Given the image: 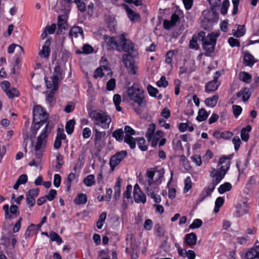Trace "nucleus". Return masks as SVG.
Here are the masks:
<instances>
[{
    "label": "nucleus",
    "mask_w": 259,
    "mask_h": 259,
    "mask_svg": "<svg viewBox=\"0 0 259 259\" xmlns=\"http://www.w3.org/2000/svg\"><path fill=\"white\" fill-rule=\"evenodd\" d=\"M128 97H144V91L142 87L138 84H134L127 91Z\"/></svg>",
    "instance_id": "ddd939ff"
},
{
    "label": "nucleus",
    "mask_w": 259,
    "mask_h": 259,
    "mask_svg": "<svg viewBox=\"0 0 259 259\" xmlns=\"http://www.w3.org/2000/svg\"><path fill=\"white\" fill-rule=\"evenodd\" d=\"M217 36L212 33L207 35L205 41L202 44L203 49L206 52L205 55L208 56L209 54L214 51V47L216 44Z\"/></svg>",
    "instance_id": "423d86ee"
},
{
    "label": "nucleus",
    "mask_w": 259,
    "mask_h": 259,
    "mask_svg": "<svg viewBox=\"0 0 259 259\" xmlns=\"http://www.w3.org/2000/svg\"><path fill=\"white\" fill-rule=\"evenodd\" d=\"M232 110L234 116L237 118L241 113L242 109L241 106L234 105L232 106Z\"/></svg>",
    "instance_id": "5fc2aeb1"
},
{
    "label": "nucleus",
    "mask_w": 259,
    "mask_h": 259,
    "mask_svg": "<svg viewBox=\"0 0 259 259\" xmlns=\"http://www.w3.org/2000/svg\"><path fill=\"white\" fill-rule=\"evenodd\" d=\"M115 79L111 78L110 79L107 83L106 84V89L108 91H112L113 90L115 87Z\"/></svg>",
    "instance_id": "052dcab7"
},
{
    "label": "nucleus",
    "mask_w": 259,
    "mask_h": 259,
    "mask_svg": "<svg viewBox=\"0 0 259 259\" xmlns=\"http://www.w3.org/2000/svg\"><path fill=\"white\" fill-rule=\"evenodd\" d=\"M87 201V196L85 194L81 193L78 195L74 200V203L76 204H84Z\"/></svg>",
    "instance_id": "c9c22d12"
},
{
    "label": "nucleus",
    "mask_w": 259,
    "mask_h": 259,
    "mask_svg": "<svg viewBox=\"0 0 259 259\" xmlns=\"http://www.w3.org/2000/svg\"><path fill=\"white\" fill-rule=\"evenodd\" d=\"M168 81L166 80V77L164 76L161 77L159 80H158L156 84L158 87L165 88L168 85Z\"/></svg>",
    "instance_id": "6e6d98bb"
},
{
    "label": "nucleus",
    "mask_w": 259,
    "mask_h": 259,
    "mask_svg": "<svg viewBox=\"0 0 259 259\" xmlns=\"http://www.w3.org/2000/svg\"><path fill=\"white\" fill-rule=\"evenodd\" d=\"M220 165H221L220 169L224 171H226L227 173L230 166V161L229 158L227 156H223L220 158L218 163V166Z\"/></svg>",
    "instance_id": "4be33fe9"
},
{
    "label": "nucleus",
    "mask_w": 259,
    "mask_h": 259,
    "mask_svg": "<svg viewBox=\"0 0 259 259\" xmlns=\"http://www.w3.org/2000/svg\"><path fill=\"white\" fill-rule=\"evenodd\" d=\"M214 189L212 186L208 185L205 187L199 194V197L196 201L197 204L201 202L205 198L211 195Z\"/></svg>",
    "instance_id": "a211bd4d"
},
{
    "label": "nucleus",
    "mask_w": 259,
    "mask_h": 259,
    "mask_svg": "<svg viewBox=\"0 0 259 259\" xmlns=\"http://www.w3.org/2000/svg\"><path fill=\"white\" fill-rule=\"evenodd\" d=\"M33 122L45 123L48 118L49 114L40 105H36L33 110Z\"/></svg>",
    "instance_id": "39448f33"
},
{
    "label": "nucleus",
    "mask_w": 259,
    "mask_h": 259,
    "mask_svg": "<svg viewBox=\"0 0 259 259\" xmlns=\"http://www.w3.org/2000/svg\"><path fill=\"white\" fill-rule=\"evenodd\" d=\"M16 48L18 49V53L20 52V55L22 56L24 53V51L23 48L18 45L15 44H12L9 46L8 48V52L9 54L13 53L14 52V50Z\"/></svg>",
    "instance_id": "7c9ffc66"
},
{
    "label": "nucleus",
    "mask_w": 259,
    "mask_h": 259,
    "mask_svg": "<svg viewBox=\"0 0 259 259\" xmlns=\"http://www.w3.org/2000/svg\"><path fill=\"white\" fill-rule=\"evenodd\" d=\"M93 51L94 49L91 46L88 44H85L84 45V46L82 47V51L80 50H76V53L77 54H81L82 53L88 54L92 53L93 52Z\"/></svg>",
    "instance_id": "58836bf2"
},
{
    "label": "nucleus",
    "mask_w": 259,
    "mask_h": 259,
    "mask_svg": "<svg viewBox=\"0 0 259 259\" xmlns=\"http://www.w3.org/2000/svg\"><path fill=\"white\" fill-rule=\"evenodd\" d=\"M228 43L230 46L232 47H239L240 46L239 41L234 38V37H231L228 39Z\"/></svg>",
    "instance_id": "13d9d810"
},
{
    "label": "nucleus",
    "mask_w": 259,
    "mask_h": 259,
    "mask_svg": "<svg viewBox=\"0 0 259 259\" xmlns=\"http://www.w3.org/2000/svg\"><path fill=\"white\" fill-rule=\"evenodd\" d=\"M124 131L125 133L124 142L128 144L131 149H134L136 147V140L132 136L135 135V131L131 126L126 125L124 127Z\"/></svg>",
    "instance_id": "1a4fd4ad"
},
{
    "label": "nucleus",
    "mask_w": 259,
    "mask_h": 259,
    "mask_svg": "<svg viewBox=\"0 0 259 259\" xmlns=\"http://www.w3.org/2000/svg\"><path fill=\"white\" fill-rule=\"evenodd\" d=\"M155 131V125L154 123H151L149 125L148 131L146 133L145 137L147 138L148 141H150L152 138L154 134V132Z\"/></svg>",
    "instance_id": "c756f323"
},
{
    "label": "nucleus",
    "mask_w": 259,
    "mask_h": 259,
    "mask_svg": "<svg viewBox=\"0 0 259 259\" xmlns=\"http://www.w3.org/2000/svg\"><path fill=\"white\" fill-rule=\"evenodd\" d=\"M126 151H121L116 153L111 157L110 160V165L113 169L117 165H118L126 156Z\"/></svg>",
    "instance_id": "4468645a"
},
{
    "label": "nucleus",
    "mask_w": 259,
    "mask_h": 259,
    "mask_svg": "<svg viewBox=\"0 0 259 259\" xmlns=\"http://www.w3.org/2000/svg\"><path fill=\"white\" fill-rule=\"evenodd\" d=\"M232 142L234 145V149L236 151L240 148L241 141L238 136H235L232 139Z\"/></svg>",
    "instance_id": "4d7b16f0"
},
{
    "label": "nucleus",
    "mask_w": 259,
    "mask_h": 259,
    "mask_svg": "<svg viewBox=\"0 0 259 259\" xmlns=\"http://www.w3.org/2000/svg\"><path fill=\"white\" fill-rule=\"evenodd\" d=\"M174 55V53L172 51H168L166 54V58L165 62L166 64H169L172 61V58Z\"/></svg>",
    "instance_id": "774afa93"
},
{
    "label": "nucleus",
    "mask_w": 259,
    "mask_h": 259,
    "mask_svg": "<svg viewBox=\"0 0 259 259\" xmlns=\"http://www.w3.org/2000/svg\"><path fill=\"white\" fill-rule=\"evenodd\" d=\"M138 142V145L139 148L142 151H146L147 149V146L145 145V140L144 138H138L136 139Z\"/></svg>",
    "instance_id": "8fccbe9b"
},
{
    "label": "nucleus",
    "mask_w": 259,
    "mask_h": 259,
    "mask_svg": "<svg viewBox=\"0 0 259 259\" xmlns=\"http://www.w3.org/2000/svg\"><path fill=\"white\" fill-rule=\"evenodd\" d=\"M251 90L248 88H245L237 93V97H250Z\"/></svg>",
    "instance_id": "ea45409f"
},
{
    "label": "nucleus",
    "mask_w": 259,
    "mask_h": 259,
    "mask_svg": "<svg viewBox=\"0 0 259 259\" xmlns=\"http://www.w3.org/2000/svg\"><path fill=\"white\" fill-rule=\"evenodd\" d=\"M75 175L73 173H70L68 175L65 183L66 186L67 190L69 191L71 186L72 182L75 179Z\"/></svg>",
    "instance_id": "a18cd8bd"
},
{
    "label": "nucleus",
    "mask_w": 259,
    "mask_h": 259,
    "mask_svg": "<svg viewBox=\"0 0 259 259\" xmlns=\"http://www.w3.org/2000/svg\"><path fill=\"white\" fill-rule=\"evenodd\" d=\"M104 70H108V67L105 66H101L96 69L94 72V77L95 78L98 77H102L103 76L104 73H103Z\"/></svg>",
    "instance_id": "473e14b6"
},
{
    "label": "nucleus",
    "mask_w": 259,
    "mask_h": 259,
    "mask_svg": "<svg viewBox=\"0 0 259 259\" xmlns=\"http://www.w3.org/2000/svg\"><path fill=\"white\" fill-rule=\"evenodd\" d=\"M202 225V221L200 219H195L193 223L189 226V228L194 229L200 228Z\"/></svg>",
    "instance_id": "603ef678"
},
{
    "label": "nucleus",
    "mask_w": 259,
    "mask_h": 259,
    "mask_svg": "<svg viewBox=\"0 0 259 259\" xmlns=\"http://www.w3.org/2000/svg\"><path fill=\"white\" fill-rule=\"evenodd\" d=\"M244 64L246 66H252L255 63V61L254 57L249 53H245L244 56Z\"/></svg>",
    "instance_id": "c85d7f7f"
},
{
    "label": "nucleus",
    "mask_w": 259,
    "mask_h": 259,
    "mask_svg": "<svg viewBox=\"0 0 259 259\" xmlns=\"http://www.w3.org/2000/svg\"><path fill=\"white\" fill-rule=\"evenodd\" d=\"M63 78V72L61 67L57 65L54 67L53 75L51 77L52 83L46 80L47 88L51 89L48 97H52L54 93L58 89L60 80Z\"/></svg>",
    "instance_id": "20e7f679"
},
{
    "label": "nucleus",
    "mask_w": 259,
    "mask_h": 259,
    "mask_svg": "<svg viewBox=\"0 0 259 259\" xmlns=\"http://www.w3.org/2000/svg\"><path fill=\"white\" fill-rule=\"evenodd\" d=\"M239 79L242 81L249 83L250 82L252 78L251 74L245 71L240 72L238 74Z\"/></svg>",
    "instance_id": "cd10ccee"
},
{
    "label": "nucleus",
    "mask_w": 259,
    "mask_h": 259,
    "mask_svg": "<svg viewBox=\"0 0 259 259\" xmlns=\"http://www.w3.org/2000/svg\"><path fill=\"white\" fill-rule=\"evenodd\" d=\"M52 129V126L50 122H48L45 128L41 131L40 135L37 137L35 145L34 146V152L35 158L32 160L29 163L31 166H37V163H39L42 155V153L45 151L47 144V139L48 134L51 133Z\"/></svg>",
    "instance_id": "f03ea898"
},
{
    "label": "nucleus",
    "mask_w": 259,
    "mask_h": 259,
    "mask_svg": "<svg viewBox=\"0 0 259 259\" xmlns=\"http://www.w3.org/2000/svg\"><path fill=\"white\" fill-rule=\"evenodd\" d=\"M123 102L128 103L133 106L137 105L138 106L144 107L146 105L145 98H124Z\"/></svg>",
    "instance_id": "6ab92c4d"
},
{
    "label": "nucleus",
    "mask_w": 259,
    "mask_h": 259,
    "mask_svg": "<svg viewBox=\"0 0 259 259\" xmlns=\"http://www.w3.org/2000/svg\"><path fill=\"white\" fill-rule=\"evenodd\" d=\"M123 7L126 12L128 18L133 23L140 20V15L133 11L127 5H123Z\"/></svg>",
    "instance_id": "f3484780"
},
{
    "label": "nucleus",
    "mask_w": 259,
    "mask_h": 259,
    "mask_svg": "<svg viewBox=\"0 0 259 259\" xmlns=\"http://www.w3.org/2000/svg\"><path fill=\"white\" fill-rule=\"evenodd\" d=\"M197 236L194 233H190L186 234L185 237V242L189 246H192L196 244Z\"/></svg>",
    "instance_id": "5701e85b"
},
{
    "label": "nucleus",
    "mask_w": 259,
    "mask_h": 259,
    "mask_svg": "<svg viewBox=\"0 0 259 259\" xmlns=\"http://www.w3.org/2000/svg\"><path fill=\"white\" fill-rule=\"evenodd\" d=\"M106 218V213L105 212H102L99 216L98 221L96 223L97 227L99 229H101L105 222Z\"/></svg>",
    "instance_id": "c03bdc74"
},
{
    "label": "nucleus",
    "mask_w": 259,
    "mask_h": 259,
    "mask_svg": "<svg viewBox=\"0 0 259 259\" xmlns=\"http://www.w3.org/2000/svg\"><path fill=\"white\" fill-rule=\"evenodd\" d=\"M236 216L240 217L248 212V205L247 202L239 203L236 206Z\"/></svg>",
    "instance_id": "412c9836"
},
{
    "label": "nucleus",
    "mask_w": 259,
    "mask_h": 259,
    "mask_svg": "<svg viewBox=\"0 0 259 259\" xmlns=\"http://www.w3.org/2000/svg\"><path fill=\"white\" fill-rule=\"evenodd\" d=\"M198 40V37H196V34H194L190 41L189 48L195 50H198L199 49V45L197 42Z\"/></svg>",
    "instance_id": "a19ab883"
},
{
    "label": "nucleus",
    "mask_w": 259,
    "mask_h": 259,
    "mask_svg": "<svg viewBox=\"0 0 259 259\" xmlns=\"http://www.w3.org/2000/svg\"><path fill=\"white\" fill-rule=\"evenodd\" d=\"M51 41L50 39H47L45 43V45L42 47V50L39 51V55L41 58L48 59L50 56L51 50L50 46L51 45Z\"/></svg>",
    "instance_id": "aec40b11"
},
{
    "label": "nucleus",
    "mask_w": 259,
    "mask_h": 259,
    "mask_svg": "<svg viewBox=\"0 0 259 259\" xmlns=\"http://www.w3.org/2000/svg\"><path fill=\"white\" fill-rule=\"evenodd\" d=\"M255 252L256 251L253 247L249 249L245 253V258L254 259L255 258L258 257Z\"/></svg>",
    "instance_id": "37998d69"
},
{
    "label": "nucleus",
    "mask_w": 259,
    "mask_h": 259,
    "mask_svg": "<svg viewBox=\"0 0 259 259\" xmlns=\"http://www.w3.org/2000/svg\"><path fill=\"white\" fill-rule=\"evenodd\" d=\"M83 183L87 187H91L94 185L95 183V178L94 175L87 176L83 180Z\"/></svg>",
    "instance_id": "72a5a7b5"
},
{
    "label": "nucleus",
    "mask_w": 259,
    "mask_h": 259,
    "mask_svg": "<svg viewBox=\"0 0 259 259\" xmlns=\"http://www.w3.org/2000/svg\"><path fill=\"white\" fill-rule=\"evenodd\" d=\"M147 91L149 95L151 97H156V94L158 93V90L156 88H154L150 84L147 87Z\"/></svg>",
    "instance_id": "bf43d9fd"
},
{
    "label": "nucleus",
    "mask_w": 259,
    "mask_h": 259,
    "mask_svg": "<svg viewBox=\"0 0 259 259\" xmlns=\"http://www.w3.org/2000/svg\"><path fill=\"white\" fill-rule=\"evenodd\" d=\"M226 174V171L221 169L216 170L213 167L211 168L210 171V176L212 178V180L209 185L212 186V188L215 189V186L221 182Z\"/></svg>",
    "instance_id": "0eeeda50"
},
{
    "label": "nucleus",
    "mask_w": 259,
    "mask_h": 259,
    "mask_svg": "<svg viewBox=\"0 0 259 259\" xmlns=\"http://www.w3.org/2000/svg\"><path fill=\"white\" fill-rule=\"evenodd\" d=\"M193 161L195 163L197 166H200L202 163L201 156L199 155L195 154L191 157Z\"/></svg>",
    "instance_id": "e2e57ef3"
},
{
    "label": "nucleus",
    "mask_w": 259,
    "mask_h": 259,
    "mask_svg": "<svg viewBox=\"0 0 259 259\" xmlns=\"http://www.w3.org/2000/svg\"><path fill=\"white\" fill-rule=\"evenodd\" d=\"M125 34L120 35L122 49L128 54H124L122 56V61L128 72L132 74H136L138 67L134 63L133 58H136L139 55L137 46L130 40L126 39Z\"/></svg>",
    "instance_id": "f257e3e1"
},
{
    "label": "nucleus",
    "mask_w": 259,
    "mask_h": 259,
    "mask_svg": "<svg viewBox=\"0 0 259 259\" xmlns=\"http://www.w3.org/2000/svg\"><path fill=\"white\" fill-rule=\"evenodd\" d=\"M191 180L190 177H187L185 180L184 192H187L192 187Z\"/></svg>",
    "instance_id": "680f3d73"
},
{
    "label": "nucleus",
    "mask_w": 259,
    "mask_h": 259,
    "mask_svg": "<svg viewBox=\"0 0 259 259\" xmlns=\"http://www.w3.org/2000/svg\"><path fill=\"white\" fill-rule=\"evenodd\" d=\"M105 40L108 47V50H118L119 46L114 37H106Z\"/></svg>",
    "instance_id": "b1692460"
},
{
    "label": "nucleus",
    "mask_w": 259,
    "mask_h": 259,
    "mask_svg": "<svg viewBox=\"0 0 259 259\" xmlns=\"http://www.w3.org/2000/svg\"><path fill=\"white\" fill-rule=\"evenodd\" d=\"M79 35H83V30L79 26H74L70 28L69 36L71 38H77Z\"/></svg>",
    "instance_id": "393cba45"
},
{
    "label": "nucleus",
    "mask_w": 259,
    "mask_h": 259,
    "mask_svg": "<svg viewBox=\"0 0 259 259\" xmlns=\"http://www.w3.org/2000/svg\"><path fill=\"white\" fill-rule=\"evenodd\" d=\"M245 26L243 25H239L237 30H233V34L237 37H240L245 34Z\"/></svg>",
    "instance_id": "2f4dec72"
},
{
    "label": "nucleus",
    "mask_w": 259,
    "mask_h": 259,
    "mask_svg": "<svg viewBox=\"0 0 259 259\" xmlns=\"http://www.w3.org/2000/svg\"><path fill=\"white\" fill-rule=\"evenodd\" d=\"M74 107L75 104L74 103L69 102L65 107L64 111L67 113H70L74 110Z\"/></svg>",
    "instance_id": "69168bd1"
},
{
    "label": "nucleus",
    "mask_w": 259,
    "mask_h": 259,
    "mask_svg": "<svg viewBox=\"0 0 259 259\" xmlns=\"http://www.w3.org/2000/svg\"><path fill=\"white\" fill-rule=\"evenodd\" d=\"M144 188L148 196L152 195L153 193H157L159 191V184L151 181L150 180L146 178V181L144 183Z\"/></svg>",
    "instance_id": "f8f14e48"
},
{
    "label": "nucleus",
    "mask_w": 259,
    "mask_h": 259,
    "mask_svg": "<svg viewBox=\"0 0 259 259\" xmlns=\"http://www.w3.org/2000/svg\"><path fill=\"white\" fill-rule=\"evenodd\" d=\"M134 198L137 203H145L146 201V195L141 191L138 184H136L134 188Z\"/></svg>",
    "instance_id": "2eb2a0df"
},
{
    "label": "nucleus",
    "mask_w": 259,
    "mask_h": 259,
    "mask_svg": "<svg viewBox=\"0 0 259 259\" xmlns=\"http://www.w3.org/2000/svg\"><path fill=\"white\" fill-rule=\"evenodd\" d=\"M95 138L94 143L95 146L99 148L105 146L106 133L105 132H101L97 129L94 130Z\"/></svg>",
    "instance_id": "9d476101"
},
{
    "label": "nucleus",
    "mask_w": 259,
    "mask_h": 259,
    "mask_svg": "<svg viewBox=\"0 0 259 259\" xmlns=\"http://www.w3.org/2000/svg\"><path fill=\"white\" fill-rule=\"evenodd\" d=\"M61 181V176L59 174H55L54 179V185L56 187H59Z\"/></svg>",
    "instance_id": "338daca9"
},
{
    "label": "nucleus",
    "mask_w": 259,
    "mask_h": 259,
    "mask_svg": "<svg viewBox=\"0 0 259 259\" xmlns=\"http://www.w3.org/2000/svg\"><path fill=\"white\" fill-rule=\"evenodd\" d=\"M57 195V191L54 189H51L49 194L46 195L47 199L49 201L53 200L56 197Z\"/></svg>",
    "instance_id": "0e129e2a"
},
{
    "label": "nucleus",
    "mask_w": 259,
    "mask_h": 259,
    "mask_svg": "<svg viewBox=\"0 0 259 259\" xmlns=\"http://www.w3.org/2000/svg\"><path fill=\"white\" fill-rule=\"evenodd\" d=\"M43 123H40V122H33L31 125L30 128V132L31 134L30 135H28V134H25L24 131H23V137L24 139L27 140L29 138L31 139V140L35 137V136L37 134V130L39 129L40 126Z\"/></svg>",
    "instance_id": "dca6fc26"
},
{
    "label": "nucleus",
    "mask_w": 259,
    "mask_h": 259,
    "mask_svg": "<svg viewBox=\"0 0 259 259\" xmlns=\"http://www.w3.org/2000/svg\"><path fill=\"white\" fill-rule=\"evenodd\" d=\"M164 172V169L163 168L156 170H147L146 172V178L150 180L151 181L159 184L161 183V179L163 177Z\"/></svg>",
    "instance_id": "6e6552de"
},
{
    "label": "nucleus",
    "mask_w": 259,
    "mask_h": 259,
    "mask_svg": "<svg viewBox=\"0 0 259 259\" xmlns=\"http://www.w3.org/2000/svg\"><path fill=\"white\" fill-rule=\"evenodd\" d=\"M232 188V185L228 182L225 183L221 185L218 188V192L220 194H223L227 191H230Z\"/></svg>",
    "instance_id": "79ce46f5"
},
{
    "label": "nucleus",
    "mask_w": 259,
    "mask_h": 259,
    "mask_svg": "<svg viewBox=\"0 0 259 259\" xmlns=\"http://www.w3.org/2000/svg\"><path fill=\"white\" fill-rule=\"evenodd\" d=\"M58 26L60 30L68 28L67 17L65 15H61L58 17Z\"/></svg>",
    "instance_id": "a878e982"
},
{
    "label": "nucleus",
    "mask_w": 259,
    "mask_h": 259,
    "mask_svg": "<svg viewBox=\"0 0 259 259\" xmlns=\"http://www.w3.org/2000/svg\"><path fill=\"white\" fill-rule=\"evenodd\" d=\"M217 98H206L205 100V103L208 107H213L217 103Z\"/></svg>",
    "instance_id": "864d4df0"
},
{
    "label": "nucleus",
    "mask_w": 259,
    "mask_h": 259,
    "mask_svg": "<svg viewBox=\"0 0 259 259\" xmlns=\"http://www.w3.org/2000/svg\"><path fill=\"white\" fill-rule=\"evenodd\" d=\"M89 116L95 125L106 130L110 127L112 122L111 116L106 111L101 109H88Z\"/></svg>",
    "instance_id": "7ed1b4c3"
},
{
    "label": "nucleus",
    "mask_w": 259,
    "mask_h": 259,
    "mask_svg": "<svg viewBox=\"0 0 259 259\" xmlns=\"http://www.w3.org/2000/svg\"><path fill=\"white\" fill-rule=\"evenodd\" d=\"M123 131L121 128L116 130L112 133V137L118 141H121L123 140Z\"/></svg>",
    "instance_id": "4c0bfd02"
},
{
    "label": "nucleus",
    "mask_w": 259,
    "mask_h": 259,
    "mask_svg": "<svg viewBox=\"0 0 259 259\" xmlns=\"http://www.w3.org/2000/svg\"><path fill=\"white\" fill-rule=\"evenodd\" d=\"M251 130L250 125H248L245 127L243 128L241 131V139L245 142H247L249 138V133Z\"/></svg>",
    "instance_id": "bb28decb"
},
{
    "label": "nucleus",
    "mask_w": 259,
    "mask_h": 259,
    "mask_svg": "<svg viewBox=\"0 0 259 259\" xmlns=\"http://www.w3.org/2000/svg\"><path fill=\"white\" fill-rule=\"evenodd\" d=\"M73 2L76 4L78 10L81 12H84L86 10V5L81 0H74Z\"/></svg>",
    "instance_id": "de8ad7c7"
},
{
    "label": "nucleus",
    "mask_w": 259,
    "mask_h": 259,
    "mask_svg": "<svg viewBox=\"0 0 259 259\" xmlns=\"http://www.w3.org/2000/svg\"><path fill=\"white\" fill-rule=\"evenodd\" d=\"M6 94L9 97H17L19 96V91L14 88L6 90Z\"/></svg>",
    "instance_id": "09e8293b"
},
{
    "label": "nucleus",
    "mask_w": 259,
    "mask_h": 259,
    "mask_svg": "<svg viewBox=\"0 0 259 259\" xmlns=\"http://www.w3.org/2000/svg\"><path fill=\"white\" fill-rule=\"evenodd\" d=\"M75 124V121L74 119H70L67 122L65 130L68 134L70 135L73 133Z\"/></svg>",
    "instance_id": "e433bc0d"
},
{
    "label": "nucleus",
    "mask_w": 259,
    "mask_h": 259,
    "mask_svg": "<svg viewBox=\"0 0 259 259\" xmlns=\"http://www.w3.org/2000/svg\"><path fill=\"white\" fill-rule=\"evenodd\" d=\"M229 6L230 2L229 0L224 1L221 9V13L222 15H225L227 13Z\"/></svg>",
    "instance_id": "3c124183"
},
{
    "label": "nucleus",
    "mask_w": 259,
    "mask_h": 259,
    "mask_svg": "<svg viewBox=\"0 0 259 259\" xmlns=\"http://www.w3.org/2000/svg\"><path fill=\"white\" fill-rule=\"evenodd\" d=\"M50 237L52 241H56L58 244H61L62 242V239L60 236L54 231L50 232Z\"/></svg>",
    "instance_id": "49530a36"
},
{
    "label": "nucleus",
    "mask_w": 259,
    "mask_h": 259,
    "mask_svg": "<svg viewBox=\"0 0 259 259\" xmlns=\"http://www.w3.org/2000/svg\"><path fill=\"white\" fill-rule=\"evenodd\" d=\"M221 75V73L219 71H216L213 76V80L208 82L205 85V91L207 93L214 92L217 90L220 84V82L218 81V79Z\"/></svg>",
    "instance_id": "9b49d317"
},
{
    "label": "nucleus",
    "mask_w": 259,
    "mask_h": 259,
    "mask_svg": "<svg viewBox=\"0 0 259 259\" xmlns=\"http://www.w3.org/2000/svg\"><path fill=\"white\" fill-rule=\"evenodd\" d=\"M208 116V114L206 111L204 109L202 108L199 110L196 119L199 122L203 121L207 119Z\"/></svg>",
    "instance_id": "f704fd0d"
}]
</instances>
